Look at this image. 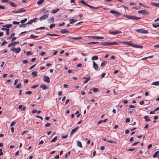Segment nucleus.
<instances>
[{"instance_id": "25", "label": "nucleus", "mask_w": 159, "mask_h": 159, "mask_svg": "<svg viewBox=\"0 0 159 159\" xmlns=\"http://www.w3.org/2000/svg\"><path fill=\"white\" fill-rule=\"evenodd\" d=\"M148 117V116H145L144 117V118L145 119L146 121H148L150 120V119Z\"/></svg>"}, {"instance_id": "23", "label": "nucleus", "mask_w": 159, "mask_h": 159, "mask_svg": "<svg viewBox=\"0 0 159 159\" xmlns=\"http://www.w3.org/2000/svg\"><path fill=\"white\" fill-rule=\"evenodd\" d=\"M44 1V0H39L37 2V4L39 5L42 4Z\"/></svg>"}, {"instance_id": "30", "label": "nucleus", "mask_w": 159, "mask_h": 159, "mask_svg": "<svg viewBox=\"0 0 159 159\" xmlns=\"http://www.w3.org/2000/svg\"><path fill=\"white\" fill-rule=\"evenodd\" d=\"M76 21V20H75L74 19H72L70 20L69 21L70 24H73L74 22H75Z\"/></svg>"}, {"instance_id": "16", "label": "nucleus", "mask_w": 159, "mask_h": 159, "mask_svg": "<svg viewBox=\"0 0 159 159\" xmlns=\"http://www.w3.org/2000/svg\"><path fill=\"white\" fill-rule=\"evenodd\" d=\"M40 88H42L43 90H45L48 89V87L46 85H42L40 86Z\"/></svg>"}, {"instance_id": "54", "label": "nucleus", "mask_w": 159, "mask_h": 159, "mask_svg": "<svg viewBox=\"0 0 159 159\" xmlns=\"http://www.w3.org/2000/svg\"><path fill=\"white\" fill-rule=\"evenodd\" d=\"M11 50H20V47H18V48H11Z\"/></svg>"}, {"instance_id": "32", "label": "nucleus", "mask_w": 159, "mask_h": 159, "mask_svg": "<svg viewBox=\"0 0 159 159\" xmlns=\"http://www.w3.org/2000/svg\"><path fill=\"white\" fill-rule=\"evenodd\" d=\"M80 2L83 4L84 6H86L87 4L84 0H81L80 1Z\"/></svg>"}, {"instance_id": "47", "label": "nucleus", "mask_w": 159, "mask_h": 159, "mask_svg": "<svg viewBox=\"0 0 159 159\" xmlns=\"http://www.w3.org/2000/svg\"><path fill=\"white\" fill-rule=\"evenodd\" d=\"M107 141L110 143H116V141H114L112 140H107Z\"/></svg>"}, {"instance_id": "20", "label": "nucleus", "mask_w": 159, "mask_h": 159, "mask_svg": "<svg viewBox=\"0 0 159 159\" xmlns=\"http://www.w3.org/2000/svg\"><path fill=\"white\" fill-rule=\"evenodd\" d=\"M151 4L153 6L159 7V3L153 2L151 3Z\"/></svg>"}, {"instance_id": "45", "label": "nucleus", "mask_w": 159, "mask_h": 159, "mask_svg": "<svg viewBox=\"0 0 159 159\" xmlns=\"http://www.w3.org/2000/svg\"><path fill=\"white\" fill-rule=\"evenodd\" d=\"M20 23V22H17L16 21H14L12 22V23L13 25L19 24Z\"/></svg>"}, {"instance_id": "44", "label": "nucleus", "mask_w": 159, "mask_h": 159, "mask_svg": "<svg viewBox=\"0 0 159 159\" xmlns=\"http://www.w3.org/2000/svg\"><path fill=\"white\" fill-rule=\"evenodd\" d=\"M153 57V55H152V56H148V57H145L143 58L142 60H145L148 58H152Z\"/></svg>"}, {"instance_id": "4", "label": "nucleus", "mask_w": 159, "mask_h": 159, "mask_svg": "<svg viewBox=\"0 0 159 159\" xmlns=\"http://www.w3.org/2000/svg\"><path fill=\"white\" fill-rule=\"evenodd\" d=\"M122 32L121 31H119L118 30H116L113 31H109V33L111 34L116 35L117 34L121 33Z\"/></svg>"}, {"instance_id": "33", "label": "nucleus", "mask_w": 159, "mask_h": 159, "mask_svg": "<svg viewBox=\"0 0 159 159\" xmlns=\"http://www.w3.org/2000/svg\"><path fill=\"white\" fill-rule=\"evenodd\" d=\"M37 71H34L32 72L31 74L33 75V77H34L37 75Z\"/></svg>"}, {"instance_id": "13", "label": "nucleus", "mask_w": 159, "mask_h": 159, "mask_svg": "<svg viewBox=\"0 0 159 159\" xmlns=\"http://www.w3.org/2000/svg\"><path fill=\"white\" fill-rule=\"evenodd\" d=\"M19 43V42H11V43L9 44L8 45V46L9 47H11V46H15L16 44H18Z\"/></svg>"}, {"instance_id": "2", "label": "nucleus", "mask_w": 159, "mask_h": 159, "mask_svg": "<svg viewBox=\"0 0 159 159\" xmlns=\"http://www.w3.org/2000/svg\"><path fill=\"white\" fill-rule=\"evenodd\" d=\"M124 16L126 18L134 20H139L141 19V18L137 17L135 16L125 15Z\"/></svg>"}, {"instance_id": "22", "label": "nucleus", "mask_w": 159, "mask_h": 159, "mask_svg": "<svg viewBox=\"0 0 159 159\" xmlns=\"http://www.w3.org/2000/svg\"><path fill=\"white\" fill-rule=\"evenodd\" d=\"M152 85L157 86L159 85V81H156L153 82L151 84Z\"/></svg>"}, {"instance_id": "37", "label": "nucleus", "mask_w": 159, "mask_h": 159, "mask_svg": "<svg viewBox=\"0 0 159 159\" xmlns=\"http://www.w3.org/2000/svg\"><path fill=\"white\" fill-rule=\"evenodd\" d=\"M57 137L55 136L53 139H52L50 141L51 143H52L55 142L57 139Z\"/></svg>"}, {"instance_id": "18", "label": "nucleus", "mask_w": 159, "mask_h": 159, "mask_svg": "<svg viewBox=\"0 0 159 159\" xmlns=\"http://www.w3.org/2000/svg\"><path fill=\"white\" fill-rule=\"evenodd\" d=\"M9 3L10 5L12 6V7H15L17 6V5L16 4L13 2L9 1Z\"/></svg>"}, {"instance_id": "55", "label": "nucleus", "mask_w": 159, "mask_h": 159, "mask_svg": "<svg viewBox=\"0 0 159 159\" xmlns=\"http://www.w3.org/2000/svg\"><path fill=\"white\" fill-rule=\"evenodd\" d=\"M12 12L13 13H15V14L20 13L19 11L18 10L17 11H12Z\"/></svg>"}, {"instance_id": "31", "label": "nucleus", "mask_w": 159, "mask_h": 159, "mask_svg": "<svg viewBox=\"0 0 159 159\" xmlns=\"http://www.w3.org/2000/svg\"><path fill=\"white\" fill-rule=\"evenodd\" d=\"M30 37L31 38L34 39L35 38H38L39 37V36L37 35H35L33 34H31L30 36Z\"/></svg>"}, {"instance_id": "1", "label": "nucleus", "mask_w": 159, "mask_h": 159, "mask_svg": "<svg viewBox=\"0 0 159 159\" xmlns=\"http://www.w3.org/2000/svg\"><path fill=\"white\" fill-rule=\"evenodd\" d=\"M122 43H125V44H127L131 47H133L136 48H142L143 47L140 45L135 44L133 43H129L128 42H124Z\"/></svg>"}, {"instance_id": "36", "label": "nucleus", "mask_w": 159, "mask_h": 159, "mask_svg": "<svg viewBox=\"0 0 159 159\" xmlns=\"http://www.w3.org/2000/svg\"><path fill=\"white\" fill-rule=\"evenodd\" d=\"M27 20V18H25L24 19L20 21V22H21L22 24H23Z\"/></svg>"}, {"instance_id": "29", "label": "nucleus", "mask_w": 159, "mask_h": 159, "mask_svg": "<svg viewBox=\"0 0 159 159\" xmlns=\"http://www.w3.org/2000/svg\"><path fill=\"white\" fill-rule=\"evenodd\" d=\"M12 26V24H7L3 26V27H6L7 28H9L11 27Z\"/></svg>"}, {"instance_id": "51", "label": "nucleus", "mask_w": 159, "mask_h": 159, "mask_svg": "<svg viewBox=\"0 0 159 159\" xmlns=\"http://www.w3.org/2000/svg\"><path fill=\"white\" fill-rule=\"evenodd\" d=\"M10 1L9 0H2L1 1V2H6L7 3H9V2Z\"/></svg>"}, {"instance_id": "24", "label": "nucleus", "mask_w": 159, "mask_h": 159, "mask_svg": "<svg viewBox=\"0 0 159 159\" xmlns=\"http://www.w3.org/2000/svg\"><path fill=\"white\" fill-rule=\"evenodd\" d=\"M98 56H93L92 57V60L93 61L95 60H97L98 59Z\"/></svg>"}, {"instance_id": "61", "label": "nucleus", "mask_w": 159, "mask_h": 159, "mask_svg": "<svg viewBox=\"0 0 159 159\" xmlns=\"http://www.w3.org/2000/svg\"><path fill=\"white\" fill-rule=\"evenodd\" d=\"M23 62L24 63H27L28 62V61L26 60H25L23 61Z\"/></svg>"}, {"instance_id": "21", "label": "nucleus", "mask_w": 159, "mask_h": 159, "mask_svg": "<svg viewBox=\"0 0 159 159\" xmlns=\"http://www.w3.org/2000/svg\"><path fill=\"white\" fill-rule=\"evenodd\" d=\"M60 10V9L57 8L56 9L53 10L52 11V13L54 14L58 12Z\"/></svg>"}, {"instance_id": "35", "label": "nucleus", "mask_w": 159, "mask_h": 159, "mask_svg": "<svg viewBox=\"0 0 159 159\" xmlns=\"http://www.w3.org/2000/svg\"><path fill=\"white\" fill-rule=\"evenodd\" d=\"M152 26L154 28H157L158 27H159V24H157V25H156L154 23L152 24Z\"/></svg>"}, {"instance_id": "52", "label": "nucleus", "mask_w": 159, "mask_h": 159, "mask_svg": "<svg viewBox=\"0 0 159 159\" xmlns=\"http://www.w3.org/2000/svg\"><path fill=\"white\" fill-rule=\"evenodd\" d=\"M139 142H140L139 141V142H136L135 143H134L132 144V146H134L136 145H137L138 143Z\"/></svg>"}, {"instance_id": "60", "label": "nucleus", "mask_w": 159, "mask_h": 159, "mask_svg": "<svg viewBox=\"0 0 159 159\" xmlns=\"http://www.w3.org/2000/svg\"><path fill=\"white\" fill-rule=\"evenodd\" d=\"M122 101L125 104H127L128 102V101L127 100H122Z\"/></svg>"}, {"instance_id": "28", "label": "nucleus", "mask_w": 159, "mask_h": 159, "mask_svg": "<svg viewBox=\"0 0 159 159\" xmlns=\"http://www.w3.org/2000/svg\"><path fill=\"white\" fill-rule=\"evenodd\" d=\"M20 13H21L23 12H25L26 11V10L24 9L23 8H21L18 9Z\"/></svg>"}, {"instance_id": "10", "label": "nucleus", "mask_w": 159, "mask_h": 159, "mask_svg": "<svg viewBox=\"0 0 159 159\" xmlns=\"http://www.w3.org/2000/svg\"><path fill=\"white\" fill-rule=\"evenodd\" d=\"M38 20L37 18H35L29 21L28 23H26V24H31L33 22H35L37 20Z\"/></svg>"}, {"instance_id": "50", "label": "nucleus", "mask_w": 159, "mask_h": 159, "mask_svg": "<svg viewBox=\"0 0 159 159\" xmlns=\"http://www.w3.org/2000/svg\"><path fill=\"white\" fill-rule=\"evenodd\" d=\"M68 137L67 135H62L61 136V138L63 139H65L66 138Z\"/></svg>"}, {"instance_id": "59", "label": "nucleus", "mask_w": 159, "mask_h": 159, "mask_svg": "<svg viewBox=\"0 0 159 159\" xmlns=\"http://www.w3.org/2000/svg\"><path fill=\"white\" fill-rule=\"evenodd\" d=\"M32 52L30 51H29L27 52L26 54L27 55H31Z\"/></svg>"}, {"instance_id": "11", "label": "nucleus", "mask_w": 159, "mask_h": 159, "mask_svg": "<svg viewBox=\"0 0 159 159\" xmlns=\"http://www.w3.org/2000/svg\"><path fill=\"white\" fill-rule=\"evenodd\" d=\"M89 37L90 38H92L93 39H103L104 38L102 37H99V36H90Z\"/></svg>"}, {"instance_id": "15", "label": "nucleus", "mask_w": 159, "mask_h": 159, "mask_svg": "<svg viewBox=\"0 0 159 159\" xmlns=\"http://www.w3.org/2000/svg\"><path fill=\"white\" fill-rule=\"evenodd\" d=\"M61 32L62 34H65L69 33V31L66 29H64L61 30Z\"/></svg>"}, {"instance_id": "57", "label": "nucleus", "mask_w": 159, "mask_h": 159, "mask_svg": "<svg viewBox=\"0 0 159 159\" xmlns=\"http://www.w3.org/2000/svg\"><path fill=\"white\" fill-rule=\"evenodd\" d=\"M130 121V119L129 118H126L125 120V122L126 123H128Z\"/></svg>"}, {"instance_id": "9", "label": "nucleus", "mask_w": 159, "mask_h": 159, "mask_svg": "<svg viewBox=\"0 0 159 159\" xmlns=\"http://www.w3.org/2000/svg\"><path fill=\"white\" fill-rule=\"evenodd\" d=\"M110 12L112 14H115L117 16H120V13L119 12L113 10L110 11Z\"/></svg>"}, {"instance_id": "42", "label": "nucleus", "mask_w": 159, "mask_h": 159, "mask_svg": "<svg viewBox=\"0 0 159 159\" xmlns=\"http://www.w3.org/2000/svg\"><path fill=\"white\" fill-rule=\"evenodd\" d=\"M55 25V24H52L50 25L49 27L50 29H52L53 28Z\"/></svg>"}, {"instance_id": "48", "label": "nucleus", "mask_w": 159, "mask_h": 159, "mask_svg": "<svg viewBox=\"0 0 159 159\" xmlns=\"http://www.w3.org/2000/svg\"><path fill=\"white\" fill-rule=\"evenodd\" d=\"M45 27H41L39 28H38L36 29V30H41V29H45Z\"/></svg>"}, {"instance_id": "40", "label": "nucleus", "mask_w": 159, "mask_h": 159, "mask_svg": "<svg viewBox=\"0 0 159 159\" xmlns=\"http://www.w3.org/2000/svg\"><path fill=\"white\" fill-rule=\"evenodd\" d=\"M99 43L98 42H90V43H88V44H96V43Z\"/></svg>"}, {"instance_id": "56", "label": "nucleus", "mask_w": 159, "mask_h": 159, "mask_svg": "<svg viewBox=\"0 0 159 159\" xmlns=\"http://www.w3.org/2000/svg\"><path fill=\"white\" fill-rule=\"evenodd\" d=\"M58 94L59 96H61L62 94V92L61 91H59L58 93Z\"/></svg>"}, {"instance_id": "5", "label": "nucleus", "mask_w": 159, "mask_h": 159, "mask_svg": "<svg viewBox=\"0 0 159 159\" xmlns=\"http://www.w3.org/2000/svg\"><path fill=\"white\" fill-rule=\"evenodd\" d=\"M43 80L45 82H46L48 83L50 82V78L48 76H45L43 77Z\"/></svg>"}, {"instance_id": "6", "label": "nucleus", "mask_w": 159, "mask_h": 159, "mask_svg": "<svg viewBox=\"0 0 159 159\" xmlns=\"http://www.w3.org/2000/svg\"><path fill=\"white\" fill-rule=\"evenodd\" d=\"M138 13L139 14H142L143 15L148 14L149 12L148 11L145 10H141L138 11Z\"/></svg>"}, {"instance_id": "17", "label": "nucleus", "mask_w": 159, "mask_h": 159, "mask_svg": "<svg viewBox=\"0 0 159 159\" xmlns=\"http://www.w3.org/2000/svg\"><path fill=\"white\" fill-rule=\"evenodd\" d=\"M70 39H74L75 40H78L82 39V38L81 37H70Z\"/></svg>"}, {"instance_id": "12", "label": "nucleus", "mask_w": 159, "mask_h": 159, "mask_svg": "<svg viewBox=\"0 0 159 159\" xmlns=\"http://www.w3.org/2000/svg\"><path fill=\"white\" fill-rule=\"evenodd\" d=\"M78 128H79V127L78 126H77L75 128L72 129V130H71V133H70V136H71L73 134L77 131V130L78 129Z\"/></svg>"}, {"instance_id": "27", "label": "nucleus", "mask_w": 159, "mask_h": 159, "mask_svg": "<svg viewBox=\"0 0 159 159\" xmlns=\"http://www.w3.org/2000/svg\"><path fill=\"white\" fill-rule=\"evenodd\" d=\"M77 145L81 148L83 147L81 142L79 141H77Z\"/></svg>"}, {"instance_id": "43", "label": "nucleus", "mask_w": 159, "mask_h": 159, "mask_svg": "<svg viewBox=\"0 0 159 159\" xmlns=\"http://www.w3.org/2000/svg\"><path fill=\"white\" fill-rule=\"evenodd\" d=\"M21 86V84L20 83H19L16 86V88H18L20 89Z\"/></svg>"}, {"instance_id": "19", "label": "nucleus", "mask_w": 159, "mask_h": 159, "mask_svg": "<svg viewBox=\"0 0 159 159\" xmlns=\"http://www.w3.org/2000/svg\"><path fill=\"white\" fill-rule=\"evenodd\" d=\"M159 156V151H157L153 155V157L155 158L157 157H158Z\"/></svg>"}, {"instance_id": "62", "label": "nucleus", "mask_w": 159, "mask_h": 159, "mask_svg": "<svg viewBox=\"0 0 159 159\" xmlns=\"http://www.w3.org/2000/svg\"><path fill=\"white\" fill-rule=\"evenodd\" d=\"M36 59V58H32L31 60V62H34V61H35Z\"/></svg>"}, {"instance_id": "53", "label": "nucleus", "mask_w": 159, "mask_h": 159, "mask_svg": "<svg viewBox=\"0 0 159 159\" xmlns=\"http://www.w3.org/2000/svg\"><path fill=\"white\" fill-rule=\"evenodd\" d=\"M51 125V123H48L45 124V127H48V126H50Z\"/></svg>"}, {"instance_id": "38", "label": "nucleus", "mask_w": 159, "mask_h": 159, "mask_svg": "<svg viewBox=\"0 0 159 159\" xmlns=\"http://www.w3.org/2000/svg\"><path fill=\"white\" fill-rule=\"evenodd\" d=\"M110 45H114L115 44H118L117 42H109Z\"/></svg>"}, {"instance_id": "7", "label": "nucleus", "mask_w": 159, "mask_h": 159, "mask_svg": "<svg viewBox=\"0 0 159 159\" xmlns=\"http://www.w3.org/2000/svg\"><path fill=\"white\" fill-rule=\"evenodd\" d=\"M93 67L96 70H98V65L94 61H93Z\"/></svg>"}, {"instance_id": "3", "label": "nucleus", "mask_w": 159, "mask_h": 159, "mask_svg": "<svg viewBox=\"0 0 159 159\" xmlns=\"http://www.w3.org/2000/svg\"><path fill=\"white\" fill-rule=\"evenodd\" d=\"M135 31L138 33L142 34H148L149 33L148 30H145L143 29H140L135 30Z\"/></svg>"}, {"instance_id": "64", "label": "nucleus", "mask_w": 159, "mask_h": 159, "mask_svg": "<svg viewBox=\"0 0 159 159\" xmlns=\"http://www.w3.org/2000/svg\"><path fill=\"white\" fill-rule=\"evenodd\" d=\"M105 75H106V73H102L101 76V78H103L105 76Z\"/></svg>"}, {"instance_id": "8", "label": "nucleus", "mask_w": 159, "mask_h": 159, "mask_svg": "<svg viewBox=\"0 0 159 159\" xmlns=\"http://www.w3.org/2000/svg\"><path fill=\"white\" fill-rule=\"evenodd\" d=\"M48 16L49 14H48L44 15L39 18V20L41 21L45 20L48 17Z\"/></svg>"}, {"instance_id": "46", "label": "nucleus", "mask_w": 159, "mask_h": 159, "mask_svg": "<svg viewBox=\"0 0 159 159\" xmlns=\"http://www.w3.org/2000/svg\"><path fill=\"white\" fill-rule=\"evenodd\" d=\"M27 24H22V25H20L19 26V27H26V25H27Z\"/></svg>"}, {"instance_id": "14", "label": "nucleus", "mask_w": 159, "mask_h": 159, "mask_svg": "<svg viewBox=\"0 0 159 159\" xmlns=\"http://www.w3.org/2000/svg\"><path fill=\"white\" fill-rule=\"evenodd\" d=\"M90 77H84L83 79H86V80L84 81L83 82L84 84H86L87 83L89 80H90Z\"/></svg>"}, {"instance_id": "26", "label": "nucleus", "mask_w": 159, "mask_h": 159, "mask_svg": "<svg viewBox=\"0 0 159 159\" xmlns=\"http://www.w3.org/2000/svg\"><path fill=\"white\" fill-rule=\"evenodd\" d=\"M101 43L103 45L105 46H109L110 44L109 42H103Z\"/></svg>"}, {"instance_id": "39", "label": "nucleus", "mask_w": 159, "mask_h": 159, "mask_svg": "<svg viewBox=\"0 0 159 159\" xmlns=\"http://www.w3.org/2000/svg\"><path fill=\"white\" fill-rule=\"evenodd\" d=\"M93 91L94 92H98L99 89L97 88H93Z\"/></svg>"}, {"instance_id": "41", "label": "nucleus", "mask_w": 159, "mask_h": 159, "mask_svg": "<svg viewBox=\"0 0 159 159\" xmlns=\"http://www.w3.org/2000/svg\"><path fill=\"white\" fill-rule=\"evenodd\" d=\"M50 22H53L54 21V18L53 17L48 20Z\"/></svg>"}, {"instance_id": "58", "label": "nucleus", "mask_w": 159, "mask_h": 159, "mask_svg": "<svg viewBox=\"0 0 159 159\" xmlns=\"http://www.w3.org/2000/svg\"><path fill=\"white\" fill-rule=\"evenodd\" d=\"M16 123V122H14V121H13L12 122L11 124V125H10L11 126H12L14 125H15V124Z\"/></svg>"}, {"instance_id": "34", "label": "nucleus", "mask_w": 159, "mask_h": 159, "mask_svg": "<svg viewBox=\"0 0 159 159\" xmlns=\"http://www.w3.org/2000/svg\"><path fill=\"white\" fill-rule=\"evenodd\" d=\"M107 61H104L101 63V66L104 67L105 66V65L107 64Z\"/></svg>"}, {"instance_id": "49", "label": "nucleus", "mask_w": 159, "mask_h": 159, "mask_svg": "<svg viewBox=\"0 0 159 159\" xmlns=\"http://www.w3.org/2000/svg\"><path fill=\"white\" fill-rule=\"evenodd\" d=\"M32 93V92L31 91H26L25 93V94H30Z\"/></svg>"}, {"instance_id": "63", "label": "nucleus", "mask_w": 159, "mask_h": 159, "mask_svg": "<svg viewBox=\"0 0 159 159\" xmlns=\"http://www.w3.org/2000/svg\"><path fill=\"white\" fill-rule=\"evenodd\" d=\"M130 5L131 6H134L136 5V3L134 2H132L130 3Z\"/></svg>"}]
</instances>
